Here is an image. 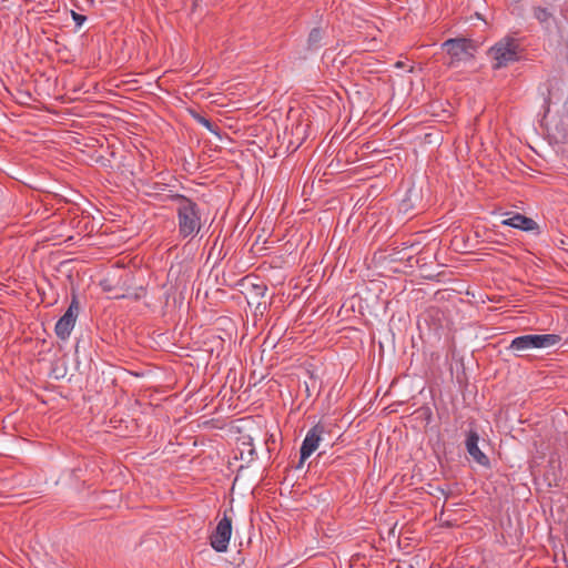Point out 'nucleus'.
<instances>
[{"label":"nucleus","instance_id":"nucleus-10","mask_svg":"<svg viewBox=\"0 0 568 568\" xmlns=\"http://www.w3.org/2000/svg\"><path fill=\"white\" fill-rule=\"evenodd\" d=\"M534 16L546 28H549L551 22L554 21V14L547 8H541V7L535 8Z\"/></svg>","mask_w":568,"mask_h":568},{"label":"nucleus","instance_id":"nucleus-1","mask_svg":"<svg viewBox=\"0 0 568 568\" xmlns=\"http://www.w3.org/2000/svg\"><path fill=\"white\" fill-rule=\"evenodd\" d=\"M175 204L179 236L183 240L194 239L202 229L201 211L196 202L183 194H172Z\"/></svg>","mask_w":568,"mask_h":568},{"label":"nucleus","instance_id":"nucleus-4","mask_svg":"<svg viewBox=\"0 0 568 568\" xmlns=\"http://www.w3.org/2000/svg\"><path fill=\"white\" fill-rule=\"evenodd\" d=\"M561 337L557 334L545 335H521L514 338L509 348L521 353L531 348H546L560 342Z\"/></svg>","mask_w":568,"mask_h":568},{"label":"nucleus","instance_id":"nucleus-13","mask_svg":"<svg viewBox=\"0 0 568 568\" xmlns=\"http://www.w3.org/2000/svg\"><path fill=\"white\" fill-rule=\"evenodd\" d=\"M72 18L78 26H81L85 21V17L72 11Z\"/></svg>","mask_w":568,"mask_h":568},{"label":"nucleus","instance_id":"nucleus-11","mask_svg":"<svg viewBox=\"0 0 568 568\" xmlns=\"http://www.w3.org/2000/svg\"><path fill=\"white\" fill-rule=\"evenodd\" d=\"M322 41V31L321 29H313L307 38V44L310 49H316L318 48L320 43Z\"/></svg>","mask_w":568,"mask_h":568},{"label":"nucleus","instance_id":"nucleus-6","mask_svg":"<svg viewBox=\"0 0 568 568\" xmlns=\"http://www.w3.org/2000/svg\"><path fill=\"white\" fill-rule=\"evenodd\" d=\"M79 313V303L75 298L72 300L65 313L59 318L55 324L54 332L60 339H67L74 325Z\"/></svg>","mask_w":568,"mask_h":568},{"label":"nucleus","instance_id":"nucleus-3","mask_svg":"<svg viewBox=\"0 0 568 568\" xmlns=\"http://www.w3.org/2000/svg\"><path fill=\"white\" fill-rule=\"evenodd\" d=\"M442 48L446 50L450 58L449 62L447 63L448 67H455L456 63L468 61L474 57L476 44L470 39L455 38L446 40L442 44Z\"/></svg>","mask_w":568,"mask_h":568},{"label":"nucleus","instance_id":"nucleus-7","mask_svg":"<svg viewBox=\"0 0 568 568\" xmlns=\"http://www.w3.org/2000/svg\"><path fill=\"white\" fill-rule=\"evenodd\" d=\"M323 433L324 426L321 424L315 425L307 432L300 449V466L318 448Z\"/></svg>","mask_w":568,"mask_h":568},{"label":"nucleus","instance_id":"nucleus-2","mask_svg":"<svg viewBox=\"0 0 568 568\" xmlns=\"http://www.w3.org/2000/svg\"><path fill=\"white\" fill-rule=\"evenodd\" d=\"M489 54L494 60V69L507 67L519 59V43L516 39L506 37L490 48Z\"/></svg>","mask_w":568,"mask_h":568},{"label":"nucleus","instance_id":"nucleus-8","mask_svg":"<svg viewBox=\"0 0 568 568\" xmlns=\"http://www.w3.org/2000/svg\"><path fill=\"white\" fill-rule=\"evenodd\" d=\"M479 436L477 432L469 430L466 439V449L469 456L480 466H489V458L478 447Z\"/></svg>","mask_w":568,"mask_h":568},{"label":"nucleus","instance_id":"nucleus-14","mask_svg":"<svg viewBox=\"0 0 568 568\" xmlns=\"http://www.w3.org/2000/svg\"><path fill=\"white\" fill-rule=\"evenodd\" d=\"M254 288L256 290V294L262 295V296L266 292V286L265 285H254Z\"/></svg>","mask_w":568,"mask_h":568},{"label":"nucleus","instance_id":"nucleus-12","mask_svg":"<svg viewBox=\"0 0 568 568\" xmlns=\"http://www.w3.org/2000/svg\"><path fill=\"white\" fill-rule=\"evenodd\" d=\"M195 119L197 120V122L200 124L205 126L207 130L213 131V124H212V122L209 119H206V118H204L202 115H199V114L195 115Z\"/></svg>","mask_w":568,"mask_h":568},{"label":"nucleus","instance_id":"nucleus-9","mask_svg":"<svg viewBox=\"0 0 568 568\" xmlns=\"http://www.w3.org/2000/svg\"><path fill=\"white\" fill-rule=\"evenodd\" d=\"M503 225L510 226L514 229H518L521 231H535L538 230L537 223L520 213H514L510 217L501 221Z\"/></svg>","mask_w":568,"mask_h":568},{"label":"nucleus","instance_id":"nucleus-5","mask_svg":"<svg viewBox=\"0 0 568 568\" xmlns=\"http://www.w3.org/2000/svg\"><path fill=\"white\" fill-rule=\"evenodd\" d=\"M232 535V519L224 514L222 519L217 523L215 530L210 537L212 548L219 552H224L227 549L229 541Z\"/></svg>","mask_w":568,"mask_h":568}]
</instances>
